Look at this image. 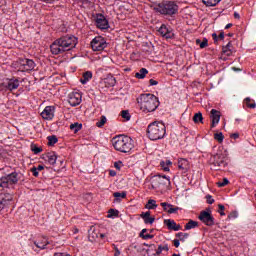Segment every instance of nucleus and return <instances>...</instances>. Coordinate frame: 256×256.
Segmentation results:
<instances>
[{"label":"nucleus","instance_id":"5fc2aeb1","mask_svg":"<svg viewBox=\"0 0 256 256\" xmlns=\"http://www.w3.org/2000/svg\"><path fill=\"white\" fill-rule=\"evenodd\" d=\"M231 139H239V133H233L230 135Z\"/></svg>","mask_w":256,"mask_h":256},{"label":"nucleus","instance_id":"2eb2a0df","mask_svg":"<svg viewBox=\"0 0 256 256\" xmlns=\"http://www.w3.org/2000/svg\"><path fill=\"white\" fill-rule=\"evenodd\" d=\"M55 116L54 114V108L51 106H47L43 112L41 113L42 119L51 120Z\"/></svg>","mask_w":256,"mask_h":256},{"label":"nucleus","instance_id":"6ab92c4d","mask_svg":"<svg viewBox=\"0 0 256 256\" xmlns=\"http://www.w3.org/2000/svg\"><path fill=\"white\" fill-rule=\"evenodd\" d=\"M161 207H163V210L166 211V213H177L179 211L178 207H173V205L167 203V202H162Z\"/></svg>","mask_w":256,"mask_h":256},{"label":"nucleus","instance_id":"a19ab883","mask_svg":"<svg viewBox=\"0 0 256 256\" xmlns=\"http://www.w3.org/2000/svg\"><path fill=\"white\" fill-rule=\"evenodd\" d=\"M31 151H33V153L35 155H37V154L41 153V151H43V149L40 148V147H37V145H35V144H32L31 145Z\"/></svg>","mask_w":256,"mask_h":256},{"label":"nucleus","instance_id":"20e7f679","mask_svg":"<svg viewBox=\"0 0 256 256\" xmlns=\"http://www.w3.org/2000/svg\"><path fill=\"white\" fill-rule=\"evenodd\" d=\"M147 133L151 141H157L165 137L167 130L163 122H153L148 126Z\"/></svg>","mask_w":256,"mask_h":256},{"label":"nucleus","instance_id":"9b49d317","mask_svg":"<svg viewBox=\"0 0 256 256\" xmlns=\"http://www.w3.org/2000/svg\"><path fill=\"white\" fill-rule=\"evenodd\" d=\"M198 219H200L202 223H205V225H215V218H213V215L211 214V210L209 208L201 211Z\"/></svg>","mask_w":256,"mask_h":256},{"label":"nucleus","instance_id":"774afa93","mask_svg":"<svg viewBox=\"0 0 256 256\" xmlns=\"http://www.w3.org/2000/svg\"><path fill=\"white\" fill-rule=\"evenodd\" d=\"M165 164H166V165H172V163H171L170 160H167V161L165 162Z\"/></svg>","mask_w":256,"mask_h":256},{"label":"nucleus","instance_id":"de8ad7c7","mask_svg":"<svg viewBox=\"0 0 256 256\" xmlns=\"http://www.w3.org/2000/svg\"><path fill=\"white\" fill-rule=\"evenodd\" d=\"M164 225H177V222L171 219H165L164 220Z\"/></svg>","mask_w":256,"mask_h":256},{"label":"nucleus","instance_id":"3c124183","mask_svg":"<svg viewBox=\"0 0 256 256\" xmlns=\"http://www.w3.org/2000/svg\"><path fill=\"white\" fill-rule=\"evenodd\" d=\"M113 247H114V251H115L114 256H119V255H121V251L119 250V248H117V246H115V245H113Z\"/></svg>","mask_w":256,"mask_h":256},{"label":"nucleus","instance_id":"f704fd0d","mask_svg":"<svg viewBox=\"0 0 256 256\" xmlns=\"http://www.w3.org/2000/svg\"><path fill=\"white\" fill-rule=\"evenodd\" d=\"M82 127H83V125L79 124L77 122L70 125V129H71V131H74V133H77L78 131H81Z\"/></svg>","mask_w":256,"mask_h":256},{"label":"nucleus","instance_id":"f3484780","mask_svg":"<svg viewBox=\"0 0 256 256\" xmlns=\"http://www.w3.org/2000/svg\"><path fill=\"white\" fill-rule=\"evenodd\" d=\"M158 33H160V35H162V37H165V39H171V37H173L172 32L169 31V28L165 25H162L159 28Z\"/></svg>","mask_w":256,"mask_h":256},{"label":"nucleus","instance_id":"37998d69","mask_svg":"<svg viewBox=\"0 0 256 256\" xmlns=\"http://www.w3.org/2000/svg\"><path fill=\"white\" fill-rule=\"evenodd\" d=\"M168 229L170 231H179V229H181V225H168Z\"/></svg>","mask_w":256,"mask_h":256},{"label":"nucleus","instance_id":"603ef678","mask_svg":"<svg viewBox=\"0 0 256 256\" xmlns=\"http://www.w3.org/2000/svg\"><path fill=\"white\" fill-rule=\"evenodd\" d=\"M186 225H199L197 221L189 220Z\"/></svg>","mask_w":256,"mask_h":256},{"label":"nucleus","instance_id":"cd10ccee","mask_svg":"<svg viewBox=\"0 0 256 256\" xmlns=\"http://www.w3.org/2000/svg\"><path fill=\"white\" fill-rule=\"evenodd\" d=\"M92 77H93V73L87 71L83 74V78L80 79V83H82V85H85V83H87L89 79H92Z\"/></svg>","mask_w":256,"mask_h":256},{"label":"nucleus","instance_id":"f03ea898","mask_svg":"<svg viewBox=\"0 0 256 256\" xmlns=\"http://www.w3.org/2000/svg\"><path fill=\"white\" fill-rule=\"evenodd\" d=\"M113 147L120 153H131L135 147V142L131 137L125 135H119L112 139Z\"/></svg>","mask_w":256,"mask_h":256},{"label":"nucleus","instance_id":"ddd939ff","mask_svg":"<svg viewBox=\"0 0 256 256\" xmlns=\"http://www.w3.org/2000/svg\"><path fill=\"white\" fill-rule=\"evenodd\" d=\"M68 103L72 107H77V105H80L81 104V94L77 93V92L71 93L69 95Z\"/></svg>","mask_w":256,"mask_h":256},{"label":"nucleus","instance_id":"49530a36","mask_svg":"<svg viewBox=\"0 0 256 256\" xmlns=\"http://www.w3.org/2000/svg\"><path fill=\"white\" fill-rule=\"evenodd\" d=\"M206 201L209 205H213V203H215V199H213V196L211 195L206 196Z\"/></svg>","mask_w":256,"mask_h":256},{"label":"nucleus","instance_id":"aec40b11","mask_svg":"<svg viewBox=\"0 0 256 256\" xmlns=\"http://www.w3.org/2000/svg\"><path fill=\"white\" fill-rule=\"evenodd\" d=\"M178 168L183 171V173H187L189 171V161L187 159L178 160Z\"/></svg>","mask_w":256,"mask_h":256},{"label":"nucleus","instance_id":"4be33fe9","mask_svg":"<svg viewBox=\"0 0 256 256\" xmlns=\"http://www.w3.org/2000/svg\"><path fill=\"white\" fill-rule=\"evenodd\" d=\"M142 219H144V223L146 225H153L155 218L151 217V212H145L141 214Z\"/></svg>","mask_w":256,"mask_h":256},{"label":"nucleus","instance_id":"72a5a7b5","mask_svg":"<svg viewBox=\"0 0 256 256\" xmlns=\"http://www.w3.org/2000/svg\"><path fill=\"white\" fill-rule=\"evenodd\" d=\"M194 123H203V114L201 112H198L193 117Z\"/></svg>","mask_w":256,"mask_h":256},{"label":"nucleus","instance_id":"393cba45","mask_svg":"<svg viewBox=\"0 0 256 256\" xmlns=\"http://www.w3.org/2000/svg\"><path fill=\"white\" fill-rule=\"evenodd\" d=\"M104 83L107 87H115V85L117 84V80L112 75H108L105 78Z\"/></svg>","mask_w":256,"mask_h":256},{"label":"nucleus","instance_id":"412c9836","mask_svg":"<svg viewBox=\"0 0 256 256\" xmlns=\"http://www.w3.org/2000/svg\"><path fill=\"white\" fill-rule=\"evenodd\" d=\"M11 201H13V196L9 194L6 195L5 198L0 201V211H3V209H5V207L11 203Z\"/></svg>","mask_w":256,"mask_h":256},{"label":"nucleus","instance_id":"bf43d9fd","mask_svg":"<svg viewBox=\"0 0 256 256\" xmlns=\"http://www.w3.org/2000/svg\"><path fill=\"white\" fill-rule=\"evenodd\" d=\"M173 243H174V247H179V245H180V242H179V240H177V239H175V240L173 241Z\"/></svg>","mask_w":256,"mask_h":256},{"label":"nucleus","instance_id":"0eeeda50","mask_svg":"<svg viewBox=\"0 0 256 256\" xmlns=\"http://www.w3.org/2000/svg\"><path fill=\"white\" fill-rule=\"evenodd\" d=\"M209 163L210 165H213L214 169H224V167H227V158L225 157V154L218 152L211 156Z\"/></svg>","mask_w":256,"mask_h":256},{"label":"nucleus","instance_id":"39448f33","mask_svg":"<svg viewBox=\"0 0 256 256\" xmlns=\"http://www.w3.org/2000/svg\"><path fill=\"white\" fill-rule=\"evenodd\" d=\"M154 9L161 15H175L179 11V6L174 1L164 0L158 3Z\"/></svg>","mask_w":256,"mask_h":256},{"label":"nucleus","instance_id":"a211bd4d","mask_svg":"<svg viewBox=\"0 0 256 256\" xmlns=\"http://www.w3.org/2000/svg\"><path fill=\"white\" fill-rule=\"evenodd\" d=\"M44 159L49 165H55L57 163V154H55V152H48Z\"/></svg>","mask_w":256,"mask_h":256},{"label":"nucleus","instance_id":"4468645a","mask_svg":"<svg viewBox=\"0 0 256 256\" xmlns=\"http://www.w3.org/2000/svg\"><path fill=\"white\" fill-rule=\"evenodd\" d=\"M96 26L99 29H109V22L107 21V19H105V16L99 14L96 17Z\"/></svg>","mask_w":256,"mask_h":256},{"label":"nucleus","instance_id":"c756f323","mask_svg":"<svg viewBox=\"0 0 256 256\" xmlns=\"http://www.w3.org/2000/svg\"><path fill=\"white\" fill-rule=\"evenodd\" d=\"M167 251H169V246H167V245H160L158 247V249L156 250V253L154 254V256L161 255V253H167Z\"/></svg>","mask_w":256,"mask_h":256},{"label":"nucleus","instance_id":"c85d7f7f","mask_svg":"<svg viewBox=\"0 0 256 256\" xmlns=\"http://www.w3.org/2000/svg\"><path fill=\"white\" fill-rule=\"evenodd\" d=\"M149 73V71L145 68L140 69L139 72L135 74L136 79H145V76Z\"/></svg>","mask_w":256,"mask_h":256},{"label":"nucleus","instance_id":"7c9ffc66","mask_svg":"<svg viewBox=\"0 0 256 256\" xmlns=\"http://www.w3.org/2000/svg\"><path fill=\"white\" fill-rule=\"evenodd\" d=\"M244 103L249 109H255L256 107L255 101L251 100L249 97L245 98Z\"/></svg>","mask_w":256,"mask_h":256},{"label":"nucleus","instance_id":"c9c22d12","mask_svg":"<svg viewBox=\"0 0 256 256\" xmlns=\"http://www.w3.org/2000/svg\"><path fill=\"white\" fill-rule=\"evenodd\" d=\"M47 139H48V145H49L50 147H52V145H55V143H57V142L59 141V140L57 139V136H55V135L48 136Z\"/></svg>","mask_w":256,"mask_h":256},{"label":"nucleus","instance_id":"8fccbe9b","mask_svg":"<svg viewBox=\"0 0 256 256\" xmlns=\"http://www.w3.org/2000/svg\"><path fill=\"white\" fill-rule=\"evenodd\" d=\"M31 172L33 173L34 177H39V170H37V167L31 168Z\"/></svg>","mask_w":256,"mask_h":256},{"label":"nucleus","instance_id":"c03bdc74","mask_svg":"<svg viewBox=\"0 0 256 256\" xmlns=\"http://www.w3.org/2000/svg\"><path fill=\"white\" fill-rule=\"evenodd\" d=\"M218 187H225V185H229V180L227 178L223 179V182L217 183Z\"/></svg>","mask_w":256,"mask_h":256},{"label":"nucleus","instance_id":"052dcab7","mask_svg":"<svg viewBox=\"0 0 256 256\" xmlns=\"http://www.w3.org/2000/svg\"><path fill=\"white\" fill-rule=\"evenodd\" d=\"M212 38L214 39L215 42H217L218 41L217 33H213Z\"/></svg>","mask_w":256,"mask_h":256},{"label":"nucleus","instance_id":"b1692460","mask_svg":"<svg viewBox=\"0 0 256 256\" xmlns=\"http://www.w3.org/2000/svg\"><path fill=\"white\" fill-rule=\"evenodd\" d=\"M140 237H142V239H153V229H143L140 232Z\"/></svg>","mask_w":256,"mask_h":256},{"label":"nucleus","instance_id":"5701e85b","mask_svg":"<svg viewBox=\"0 0 256 256\" xmlns=\"http://www.w3.org/2000/svg\"><path fill=\"white\" fill-rule=\"evenodd\" d=\"M210 118L212 119L213 123H219L221 120V112L217 111L216 109H212L210 112Z\"/></svg>","mask_w":256,"mask_h":256},{"label":"nucleus","instance_id":"a878e982","mask_svg":"<svg viewBox=\"0 0 256 256\" xmlns=\"http://www.w3.org/2000/svg\"><path fill=\"white\" fill-rule=\"evenodd\" d=\"M222 53L223 55H226V57H231L233 54V51H231V42H229L226 46H223Z\"/></svg>","mask_w":256,"mask_h":256},{"label":"nucleus","instance_id":"e433bc0d","mask_svg":"<svg viewBox=\"0 0 256 256\" xmlns=\"http://www.w3.org/2000/svg\"><path fill=\"white\" fill-rule=\"evenodd\" d=\"M107 217H108V219H111V217H119V210L110 209L108 211Z\"/></svg>","mask_w":256,"mask_h":256},{"label":"nucleus","instance_id":"6e6d98bb","mask_svg":"<svg viewBox=\"0 0 256 256\" xmlns=\"http://www.w3.org/2000/svg\"><path fill=\"white\" fill-rule=\"evenodd\" d=\"M161 167H163L164 171H169V168L165 165H167L165 162L160 163Z\"/></svg>","mask_w":256,"mask_h":256},{"label":"nucleus","instance_id":"ea45409f","mask_svg":"<svg viewBox=\"0 0 256 256\" xmlns=\"http://www.w3.org/2000/svg\"><path fill=\"white\" fill-rule=\"evenodd\" d=\"M121 117L123 119H126V121H129L131 119V114H129V110H123L121 112Z\"/></svg>","mask_w":256,"mask_h":256},{"label":"nucleus","instance_id":"a18cd8bd","mask_svg":"<svg viewBox=\"0 0 256 256\" xmlns=\"http://www.w3.org/2000/svg\"><path fill=\"white\" fill-rule=\"evenodd\" d=\"M218 208L220 209V210H218V213L221 215V216H224L225 215V206L223 205V204H219L218 205Z\"/></svg>","mask_w":256,"mask_h":256},{"label":"nucleus","instance_id":"f257e3e1","mask_svg":"<svg viewBox=\"0 0 256 256\" xmlns=\"http://www.w3.org/2000/svg\"><path fill=\"white\" fill-rule=\"evenodd\" d=\"M77 46V38L75 36H63L58 38L50 45L52 55H61L65 51H71Z\"/></svg>","mask_w":256,"mask_h":256},{"label":"nucleus","instance_id":"4d7b16f0","mask_svg":"<svg viewBox=\"0 0 256 256\" xmlns=\"http://www.w3.org/2000/svg\"><path fill=\"white\" fill-rule=\"evenodd\" d=\"M149 83H150V85H158L159 84V82H157V80H154V79H150Z\"/></svg>","mask_w":256,"mask_h":256},{"label":"nucleus","instance_id":"bb28decb","mask_svg":"<svg viewBox=\"0 0 256 256\" xmlns=\"http://www.w3.org/2000/svg\"><path fill=\"white\" fill-rule=\"evenodd\" d=\"M113 197H115L114 201L119 203L121 199H125V197H127V192H114Z\"/></svg>","mask_w":256,"mask_h":256},{"label":"nucleus","instance_id":"13d9d810","mask_svg":"<svg viewBox=\"0 0 256 256\" xmlns=\"http://www.w3.org/2000/svg\"><path fill=\"white\" fill-rule=\"evenodd\" d=\"M189 229H195V225H186L185 230L189 231Z\"/></svg>","mask_w":256,"mask_h":256},{"label":"nucleus","instance_id":"680f3d73","mask_svg":"<svg viewBox=\"0 0 256 256\" xmlns=\"http://www.w3.org/2000/svg\"><path fill=\"white\" fill-rule=\"evenodd\" d=\"M37 171H43V169H45V167L43 165H39L38 167H36Z\"/></svg>","mask_w":256,"mask_h":256},{"label":"nucleus","instance_id":"338daca9","mask_svg":"<svg viewBox=\"0 0 256 256\" xmlns=\"http://www.w3.org/2000/svg\"><path fill=\"white\" fill-rule=\"evenodd\" d=\"M234 18H235V19H239V18H240L239 13L235 12V13H234Z\"/></svg>","mask_w":256,"mask_h":256},{"label":"nucleus","instance_id":"dca6fc26","mask_svg":"<svg viewBox=\"0 0 256 256\" xmlns=\"http://www.w3.org/2000/svg\"><path fill=\"white\" fill-rule=\"evenodd\" d=\"M5 87H6V89H8V91H14V89H18L19 88V80L10 79L6 82Z\"/></svg>","mask_w":256,"mask_h":256},{"label":"nucleus","instance_id":"1a4fd4ad","mask_svg":"<svg viewBox=\"0 0 256 256\" xmlns=\"http://www.w3.org/2000/svg\"><path fill=\"white\" fill-rule=\"evenodd\" d=\"M170 184L171 181L166 176L158 175L152 179V189H165Z\"/></svg>","mask_w":256,"mask_h":256},{"label":"nucleus","instance_id":"4c0bfd02","mask_svg":"<svg viewBox=\"0 0 256 256\" xmlns=\"http://www.w3.org/2000/svg\"><path fill=\"white\" fill-rule=\"evenodd\" d=\"M105 123H107V117L101 116V117H100V121H98V122L96 123V127L101 128V127H103V125H105Z\"/></svg>","mask_w":256,"mask_h":256},{"label":"nucleus","instance_id":"9d476101","mask_svg":"<svg viewBox=\"0 0 256 256\" xmlns=\"http://www.w3.org/2000/svg\"><path fill=\"white\" fill-rule=\"evenodd\" d=\"M17 181H19V174L13 172L0 178V187H9V185H15Z\"/></svg>","mask_w":256,"mask_h":256},{"label":"nucleus","instance_id":"2f4dec72","mask_svg":"<svg viewBox=\"0 0 256 256\" xmlns=\"http://www.w3.org/2000/svg\"><path fill=\"white\" fill-rule=\"evenodd\" d=\"M207 7H215L221 0H202Z\"/></svg>","mask_w":256,"mask_h":256},{"label":"nucleus","instance_id":"6e6552de","mask_svg":"<svg viewBox=\"0 0 256 256\" xmlns=\"http://www.w3.org/2000/svg\"><path fill=\"white\" fill-rule=\"evenodd\" d=\"M15 66L18 71L25 73V71H33V69H35V62L31 59L20 58L16 61Z\"/></svg>","mask_w":256,"mask_h":256},{"label":"nucleus","instance_id":"0e129e2a","mask_svg":"<svg viewBox=\"0 0 256 256\" xmlns=\"http://www.w3.org/2000/svg\"><path fill=\"white\" fill-rule=\"evenodd\" d=\"M219 39H225V34L223 32L220 33Z\"/></svg>","mask_w":256,"mask_h":256},{"label":"nucleus","instance_id":"473e14b6","mask_svg":"<svg viewBox=\"0 0 256 256\" xmlns=\"http://www.w3.org/2000/svg\"><path fill=\"white\" fill-rule=\"evenodd\" d=\"M146 209H157V201L154 199L148 200V203L146 204Z\"/></svg>","mask_w":256,"mask_h":256},{"label":"nucleus","instance_id":"864d4df0","mask_svg":"<svg viewBox=\"0 0 256 256\" xmlns=\"http://www.w3.org/2000/svg\"><path fill=\"white\" fill-rule=\"evenodd\" d=\"M54 256H71V255L67 254V253L57 252V253L54 254Z\"/></svg>","mask_w":256,"mask_h":256},{"label":"nucleus","instance_id":"09e8293b","mask_svg":"<svg viewBox=\"0 0 256 256\" xmlns=\"http://www.w3.org/2000/svg\"><path fill=\"white\" fill-rule=\"evenodd\" d=\"M207 45H208V40L204 38L203 41L200 43V49H205Z\"/></svg>","mask_w":256,"mask_h":256},{"label":"nucleus","instance_id":"69168bd1","mask_svg":"<svg viewBox=\"0 0 256 256\" xmlns=\"http://www.w3.org/2000/svg\"><path fill=\"white\" fill-rule=\"evenodd\" d=\"M114 167H115L116 169H121V166H119V163H117V162H115Z\"/></svg>","mask_w":256,"mask_h":256},{"label":"nucleus","instance_id":"7ed1b4c3","mask_svg":"<svg viewBox=\"0 0 256 256\" xmlns=\"http://www.w3.org/2000/svg\"><path fill=\"white\" fill-rule=\"evenodd\" d=\"M140 109L144 113H153L159 107V98L153 94L140 95Z\"/></svg>","mask_w":256,"mask_h":256},{"label":"nucleus","instance_id":"e2e57ef3","mask_svg":"<svg viewBox=\"0 0 256 256\" xmlns=\"http://www.w3.org/2000/svg\"><path fill=\"white\" fill-rule=\"evenodd\" d=\"M231 27H233V24L232 23H229L225 26V29H231Z\"/></svg>","mask_w":256,"mask_h":256},{"label":"nucleus","instance_id":"58836bf2","mask_svg":"<svg viewBox=\"0 0 256 256\" xmlns=\"http://www.w3.org/2000/svg\"><path fill=\"white\" fill-rule=\"evenodd\" d=\"M214 139L218 141V143H223V139H225V136H223V133H216L214 134Z\"/></svg>","mask_w":256,"mask_h":256},{"label":"nucleus","instance_id":"423d86ee","mask_svg":"<svg viewBox=\"0 0 256 256\" xmlns=\"http://www.w3.org/2000/svg\"><path fill=\"white\" fill-rule=\"evenodd\" d=\"M28 245L32 251H35V253H39V251L47 249V245H49V240L46 237H40L35 240H29Z\"/></svg>","mask_w":256,"mask_h":256},{"label":"nucleus","instance_id":"79ce46f5","mask_svg":"<svg viewBox=\"0 0 256 256\" xmlns=\"http://www.w3.org/2000/svg\"><path fill=\"white\" fill-rule=\"evenodd\" d=\"M237 217H239V213L237 211H233L228 215V219L230 221H235V219H237Z\"/></svg>","mask_w":256,"mask_h":256},{"label":"nucleus","instance_id":"f8f14e48","mask_svg":"<svg viewBox=\"0 0 256 256\" xmlns=\"http://www.w3.org/2000/svg\"><path fill=\"white\" fill-rule=\"evenodd\" d=\"M91 47L93 51H103L107 47V42L105 38L98 36L91 41Z\"/></svg>","mask_w":256,"mask_h":256}]
</instances>
